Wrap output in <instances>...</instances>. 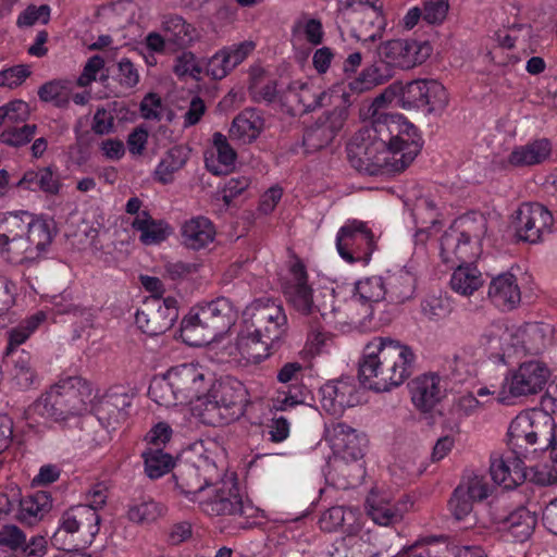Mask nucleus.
<instances>
[{
  "label": "nucleus",
  "instance_id": "f257e3e1",
  "mask_svg": "<svg viewBox=\"0 0 557 557\" xmlns=\"http://www.w3.org/2000/svg\"><path fill=\"white\" fill-rule=\"evenodd\" d=\"M414 360L409 346L388 337H375L364 346L359 362L360 383L375 392H388L412 374Z\"/></svg>",
  "mask_w": 557,
  "mask_h": 557
},
{
  "label": "nucleus",
  "instance_id": "f03ea898",
  "mask_svg": "<svg viewBox=\"0 0 557 557\" xmlns=\"http://www.w3.org/2000/svg\"><path fill=\"white\" fill-rule=\"evenodd\" d=\"M350 165L360 173L371 176L395 175L404 172L418 156V146L409 144L403 154L388 148L383 140L373 139L359 129L346 146Z\"/></svg>",
  "mask_w": 557,
  "mask_h": 557
},
{
  "label": "nucleus",
  "instance_id": "7ed1b4c3",
  "mask_svg": "<svg viewBox=\"0 0 557 557\" xmlns=\"http://www.w3.org/2000/svg\"><path fill=\"white\" fill-rule=\"evenodd\" d=\"M92 399V386L89 381L82 376H67L53 385L38 400L37 406H42V414L59 421L87 412Z\"/></svg>",
  "mask_w": 557,
  "mask_h": 557
},
{
  "label": "nucleus",
  "instance_id": "20e7f679",
  "mask_svg": "<svg viewBox=\"0 0 557 557\" xmlns=\"http://www.w3.org/2000/svg\"><path fill=\"white\" fill-rule=\"evenodd\" d=\"M205 397L202 417L211 425H223L238 420L245 413L249 401L245 385L232 376L212 383Z\"/></svg>",
  "mask_w": 557,
  "mask_h": 557
},
{
  "label": "nucleus",
  "instance_id": "39448f33",
  "mask_svg": "<svg viewBox=\"0 0 557 557\" xmlns=\"http://www.w3.org/2000/svg\"><path fill=\"white\" fill-rule=\"evenodd\" d=\"M238 312L233 302L219 297L199 305L182 321V331L201 337V343H210L222 337L235 324Z\"/></svg>",
  "mask_w": 557,
  "mask_h": 557
},
{
  "label": "nucleus",
  "instance_id": "423d86ee",
  "mask_svg": "<svg viewBox=\"0 0 557 557\" xmlns=\"http://www.w3.org/2000/svg\"><path fill=\"white\" fill-rule=\"evenodd\" d=\"M373 139L383 140V144L391 149L407 152L409 144L418 146V153L421 151L422 141L417 134V128L405 121L398 114H389L374 109L371 113V124L361 128Z\"/></svg>",
  "mask_w": 557,
  "mask_h": 557
},
{
  "label": "nucleus",
  "instance_id": "0eeeda50",
  "mask_svg": "<svg viewBox=\"0 0 557 557\" xmlns=\"http://www.w3.org/2000/svg\"><path fill=\"white\" fill-rule=\"evenodd\" d=\"M391 90L398 92L397 103L406 110L424 109L428 113L442 111L448 103L445 87L435 79H416L407 84L396 82Z\"/></svg>",
  "mask_w": 557,
  "mask_h": 557
},
{
  "label": "nucleus",
  "instance_id": "6e6552de",
  "mask_svg": "<svg viewBox=\"0 0 557 557\" xmlns=\"http://www.w3.org/2000/svg\"><path fill=\"white\" fill-rule=\"evenodd\" d=\"M220 478L215 462L206 456H199L196 462L180 461L172 473L175 488L190 500H196L205 487L215 484Z\"/></svg>",
  "mask_w": 557,
  "mask_h": 557
},
{
  "label": "nucleus",
  "instance_id": "1a4fd4ad",
  "mask_svg": "<svg viewBox=\"0 0 557 557\" xmlns=\"http://www.w3.org/2000/svg\"><path fill=\"white\" fill-rule=\"evenodd\" d=\"M248 325L255 329L259 336L282 346L287 335V317L283 307L271 299H257L247 307Z\"/></svg>",
  "mask_w": 557,
  "mask_h": 557
},
{
  "label": "nucleus",
  "instance_id": "9d476101",
  "mask_svg": "<svg viewBox=\"0 0 557 557\" xmlns=\"http://www.w3.org/2000/svg\"><path fill=\"white\" fill-rule=\"evenodd\" d=\"M555 219L540 202H523L511 215V226L518 240L537 244L553 232Z\"/></svg>",
  "mask_w": 557,
  "mask_h": 557
},
{
  "label": "nucleus",
  "instance_id": "9b49d317",
  "mask_svg": "<svg viewBox=\"0 0 557 557\" xmlns=\"http://www.w3.org/2000/svg\"><path fill=\"white\" fill-rule=\"evenodd\" d=\"M200 508L209 516H232L250 519L257 515V508L242 493L236 481L222 482L212 497L201 500Z\"/></svg>",
  "mask_w": 557,
  "mask_h": 557
},
{
  "label": "nucleus",
  "instance_id": "f8f14e48",
  "mask_svg": "<svg viewBox=\"0 0 557 557\" xmlns=\"http://www.w3.org/2000/svg\"><path fill=\"white\" fill-rule=\"evenodd\" d=\"M178 318L177 300L174 297H147L137 310V326L149 336H158L170 330Z\"/></svg>",
  "mask_w": 557,
  "mask_h": 557
},
{
  "label": "nucleus",
  "instance_id": "ddd939ff",
  "mask_svg": "<svg viewBox=\"0 0 557 557\" xmlns=\"http://www.w3.org/2000/svg\"><path fill=\"white\" fill-rule=\"evenodd\" d=\"M348 95H343V103L323 112L317 121L306 128L302 144L307 152L318 151L329 146L344 127L348 117Z\"/></svg>",
  "mask_w": 557,
  "mask_h": 557
},
{
  "label": "nucleus",
  "instance_id": "4468645a",
  "mask_svg": "<svg viewBox=\"0 0 557 557\" xmlns=\"http://www.w3.org/2000/svg\"><path fill=\"white\" fill-rule=\"evenodd\" d=\"M336 248L339 256L349 263L369 262L375 250L372 232L363 222L352 221L342 226L336 236Z\"/></svg>",
  "mask_w": 557,
  "mask_h": 557
},
{
  "label": "nucleus",
  "instance_id": "2eb2a0df",
  "mask_svg": "<svg viewBox=\"0 0 557 557\" xmlns=\"http://www.w3.org/2000/svg\"><path fill=\"white\" fill-rule=\"evenodd\" d=\"M385 278L371 276L356 283V293L346 300L344 317L356 324L372 315V304L387 299Z\"/></svg>",
  "mask_w": 557,
  "mask_h": 557
},
{
  "label": "nucleus",
  "instance_id": "dca6fc26",
  "mask_svg": "<svg viewBox=\"0 0 557 557\" xmlns=\"http://www.w3.org/2000/svg\"><path fill=\"white\" fill-rule=\"evenodd\" d=\"M431 50L428 42L394 39L382 44L379 47V54L386 64L409 70L422 64L430 57Z\"/></svg>",
  "mask_w": 557,
  "mask_h": 557
},
{
  "label": "nucleus",
  "instance_id": "f3484780",
  "mask_svg": "<svg viewBox=\"0 0 557 557\" xmlns=\"http://www.w3.org/2000/svg\"><path fill=\"white\" fill-rule=\"evenodd\" d=\"M550 376L545 363L537 360L522 362L506 377L509 394L513 397L535 395L542 392Z\"/></svg>",
  "mask_w": 557,
  "mask_h": 557
},
{
  "label": "nucleus",
  "instance_id": "a211bd4d",
  "mask_svg": "<svg viewBox=\"0 0 557 557\" xmlns=\"http://www.w3.org/2000/svg\"><path fill=\"white\" fill-rule=\"evenodd\" d=\"M319 392L321 407L331 416L339 417L346 408L360 404L359 387L352 377L329 381Z\"/></svg>",
  "mask_w": 557,
  "mask_h": 557
},
{
  "label": "nucleus",
  "instance_id": "6ab92c4d",
  "mask_svg": "<svg viewBox=\"0 0 557 557\" xmlns=\"http://www.w3.org/2000/svg\"><path fill=\"white\" fill-rule=\"evenodd\" d=\"M169 373L180 404L200 399L201 395L208 391L209 381L206 371L199 364H178L171 368Z\"/></svg>",
  "mask_w": 557,
  "mask_h": 557
},
{
  "label": "nucleus",
  "instance_id": "aec40b11",
  "mask_svg": "<svg viewBox=\"0 0 557 557\" xmlns=\"http://www.w3.org/2000/svg\"><path fill=\"white\" fill-rule=\"evenodd\" d=\"M325 438L330 442L335 455L346 461H357L364 456L366 438L351 426L336 422L325 430Z\"/></svg>",
  "mask_w": 557,
  "mask_h": 557
},
{
  "label": "nucleus",
  "instance_id": "412c9836",
  "mask_svg": "<svg viewBox=\"0 0 557 557\" xmlns=\"http://www.w3.org/2000/svg\"><path fill=\"white\" fill-rule=\"evenodd\" d=\"M442 261L449 268L472 261L475 256L471 245V235L458 227L451 226L441 236Z\"/></svg>",
  "mask_w": 557,
  "mask_h": 557
},
{
  "label": "nucleus",
  "instance_id": "4be33fe9",
  "mask_svg": "<svg viewBox=\"0 0 557 557\" xmlns=\"http://www.w3.org/2000/svg\"><path fill=\"white\" fill-rule=\"evenodd\" d=\"M554 424L549 419L543 425L536 424L530 413L517 416L508 429L509 444L512 447H522V443L534 445L541 438L543 444L548 443L550 434L554 432Z\"/></svg>",
  "mask_w": 557,
  "mask_h": 557
},
{
  "label": "nucleus",
  "instance_id": "5701e85b",
  "mask_svg": "<svg viewBox=\"0 0 557 557\" xmlns=\"http://www.w3.org/2000/svg\"><path fill=\"white\" fill-rule=\"evenodd\" d=\"M101 518L92 506L77 505L62 516L61 528L66 533L79 532L85 545H90L100 530Z\"/></svg>",
  "mask_w": 557,
  "mask_h": 557
},
{
  "label": "nucleus",
  "instance_id": "b1692460",
  "mask_svg": "<svg viewBox=\"0 0 557 557\" xmlns=\"http://www.w3.org/2000/svg\"><path fill=\"white\" fill-rule=\"evenodd\" d=\"M411 401L422 412H430L444 397L441 377L437 374H422L408 383Z\"/></svg>",
  "mask_w": 557,
  "mask_h": 557
},
{
  "label": "nucleus",
  "instance_id": "393cba45",
  "mask_svg": "<svg viewBox=\"0 0 557 557\" xmlns=\"http://www.w3.org/2000/svg\"><path fill=\"white\" fill-rule=\"evenodd\" d=\"M0 253L9 263L26 265V272L23 273V276L32 287L33 281H39V276H34L33 274H35L40 264L35 260V255L30 250L25 237L8 239L0 237Z\"/></svg>",
  "mask_w": 557,
  "mask_h": 557
},
{
  "label": "nucleus",
  "instance_id": "a878e982",
  "mask_svg": "<svg viewBox=\"0 0 557 557\" xmlns=\"http://www.w3.org/2000/svg\"><path fill=\"white\" fill-rule=\"evenodd\" d=\"M498 530L513 542L523 543L531 537L537 523L535 511L519 506L508 515L496 518Z\"/></svg>",
  "mask_w": 557,
  "mask_h": 557
},
{
  "label": "nucleus",
  "instance_id": "bb28decb",
  "mask_svg": "<svg viewBox=\"0 0 557 557\" xmlns=\"http://www.w3.org/2000/svg\"><path fill=\"white\" fill-rule=\"evenodd\" d=\"M553 151V145L547 138H539L524 145L516 146L507 157V163L512 168L523 169L543 164Z\"/></svg>",
  "mask_w": 557,
  "mask_h": 557
},
{
  "label": "nucleus",
  "instance_id": "cd10ccee",
  "mask_svg": "<svg viewBox=\"0 0 557 557\" xmlns=\"http://www.w3.org/2000/svg\"><path fill=\"white\" fill-rule=\"evenodd\" d=\"M294 283L286 288L285 294L294 308L302 314H314L312 288L307 284L308 275L305 264L297 260L290 267Z\"/></svg>",
  "mask_w": 557,
  "mask_h": 557
},
{
  "label": "nucleus",
  "instance_id": "c85d7f7f",
  "mask_svg": "<svg viewBox=\"0 0 557 557\" xmlns=\"http://www.w3.org/2000/svg\"><path fill=\"white\" fill-rule=\"evenodd\" d=\"M236 348L248 362L259 363L281 347L274 346L273 342L264 336L257 335L255 329L246 322L245 329L237 336Z\"/></svg>",
  "mask_w": 557,
  "mask_h": 557
},
{
  "label": "nucleus",
  "instance_id": "c756f323",
  "mask_svg": "<svg viewBox=\"0 0 557 557\" xmlns=\"http://www.w3.org/2000/svg\"><path fill=\"white\" fill-rule=\"evenodd\" d=\"M488 298L503 311L516 309L521 301L517 277L511 273H502L494 277L488 286Z\"/></svg>",
  "mask_w": 557,
  "mask_h": 557
},
{
  "label": "nucleus",
  "instance_id": "7c9ffc66",
  "mask_svg": "<svg viewBox=\"0 0 557 557\" xmlns=\"http://www.w3.org/2000/svg\"><path fill=\"white\" fill-rule=\"evenodd\" d=\"M490 473L493 481L506 490L522 484L527 478L524 462L519 456L492 459Z\"/></svg>",
  "mask_w": 557,
  "mask_h": 557
},
{
  "label": "nucleus",
  "instance_id": "2f4dec72",
  "mask_svg": "<svg viewBox=\"0 0 557 557\" xmlns=\"http://www.w3.org/2000/svg\"><path fill=\"white\" fill-rule=\"evenodd\" d=\"M263 126L264 120L261 114L256 109L248 108L234 117L228 135L231 140L247 145L259 137Z\"/></svg>",
  "mask_w": 557,
  "mask_h": 557
},
{
  "label": "nucleus",
  "instance_id": "473e14b6",
  "mask_svg": "<svg viewBox=\"0 0 557 557\" xmlns=\"http://www.w3.org/2000/svg\"><path fill=\"white\" fill-rule=\"evenodd\" d=\"M161 30L166 37L168 44L181 49L189 47L198 37L195 26L174 13L161 16Z\"/></svg>",
  "mask_w": 557,
  "mask_h": 557
},
{
  "label": "nucleus",
  "instance_id": "72a5a7b5",
  "mask_svg": "<svg viewBox=\"0 0 557 557\" xmlns=\"http://www.w3.org/2000/svg\"><path fill=\"white\" fill-rule=\"evenodd\" d=\"M387 300L400 305L413 298L417 289V276L407 268L391 272L385 277Z\"/></svg>",
  "mask_w": 557,
  "mask_h": 557
},
{
  "label": "nucleus",
  "instance_id": "f704fd0d",
  "mask_svg": "<svg viewBox=\"0 0 557 557\" xmlns=\"http://www.w3.org/2000/svg\"><path fill=\"white\" fill-rule=\"evenodd\" d=\"M214 226L203 216L191 219L182 227L183 243L187 248L199 250L214 239Z\"/></svg>",
  "mask_w": 557,
  "mask_h": 557
},
{
  "label": "nucleus",
  "instance_id": "c9c22d12",
  "mask_svg": "<svg viewBox=\"0 0 557 557\" xmlns=\"http://www.w3.org/2000/svg\"><path fill=\"white\" fill-rule=\"evenodd\" d=\"M51 508V499L47 492H37L18 499L16 519L33 525Z\"/></svg>",
  "mask_w": 557,
  "mask_h": 557
},
{
  "label": "nucleus",
  "instance_id": "e433bc0d",
  "mask_svg": "<svg viewBox=\"0 0 557 557\" xmlns=\"http://www.w3.org/2000/svg\"><path fill=\"white\" fill-rule=\"evenodd\" d=\"M17 187L30 191H44L50 195H57L61 184L57 175L52 172L51 166L41 168L37 171H26L17 183Z\"/></svg>",
  "mask_w": 557,
  "mask_h": 557
},
{
  "label": "nucleus",
  "instance_id": "4c0bfd02",
  "mask_svg": "<svg viewBox=\"0 0 557 557\" xmlns=\"http://www.w3.org/2000/svg\"><path fill=\"white\" fill-rule=\"evenodd\" d=\"M55 233V223L52 219H36L33 216V222L29 223V231H27L25 238L35 255V260L52 243Z\"/></svg>",
  "mask_w": 557,
  "mask_h": 557
},
{
  "label": "nucleus",
  "instance_id": "58836bf2",
  "mask_svg": "<svg viewBox=\"0 0 557 557\" xmlns=\"http://www.w3.org/2000/svg\"><path fill=\"white\" fill-rule=\"evenodd\" d=\"M483 285L480 271L472 265V261L455 265L450 278V287L460 295H472Z\"/></svg>",
  "mask_w": 557,
  "mask_h": 557
},
{
  "label": "nucleus",
  "instance_id": "ea45409f",
  "mask_svg": "<svg viewBox=\"0 0 557 557\" xmlns=\"http://www.w3.org/2000/svg\"><path fill=\"white\" fill-rule=\"evenodd\" d=\"M132 227L140 232V242L145 245L159 244L168 236L166 223L153 220L147 211H143L135 218Z\"/></svg>",
  "mask_w": 557,
  "mask_h": 557
},
{
  "label": "nucleus",
  "instance_id": "a19ab883",
  "mask_svg": "<svg viewBox=\"0 0 557 557\" xmlns=\"http://www.w3.org/2000/svg\"><path fill=\"white\" fill-rule=\"evenodd\" d=\"M368 515L381 525H389L401 519L400 510L384 497L371 492L367 497Z\"/></svg>",
  "mask_w": 557,
  "mask_h": 557
},
{
  "label": "nucleus",
  "instance_id": "79ce46f5",
  "mask_svg": "<svg viewBox=\"0 0 557 557\" xmlns=\"http://www.w3.org/2000/svg\"><path fill=\"white\" fill-rule=\"evenodd\" d=\"M46 320V314L42 311L30 315L21 322L17 326L9 330L8 334V346L5 349L7 357H14L18 351L20 345L25 343L29 335L39 326L41 322Z\"/></svg>",
  "mask_w": 557,
  "mask_h": 557
},
{
  "label": "nucleus",
  "instance_id": "37998d69",
  "mask_svg": "<svg viewBox=\"0 0 557 557\" xmlns=\"http://www.w3.org/2000/svg\"><path fill=\"white\" fill-rule=\"evenodd\" d=\"M74 84L70 79H53L38 89V97L44 102H52L57 108H66L71 100Z\"/></svg>",
  "mask_w": 557,
  "mask_h": 557
},
{
  "label": "nucleus",
  "instance_id": "c03bdc74",
  "mask_svg": "<svg viewBox=\"0 0 557 557\" xmlns=\"http://www.w3.org/2000/svg\"><path fill=\"white\" fill-rule=\"evenodd\" d=\"M187 158V152L182 146L169 149L154 171L156 180L162 184L172 183L173 174L185 165Z\"/></svg>",
  "mask_w": 557,
  "mask_h": 557
},
{
  "label": "nucleus",
  "instance_id": "a18cd8bd",
  "mask_svg": "<svg viewBox=\"0 0 557 557\" xmlns=\"http://www.w3.org/2000/svg\"><path fill=\"white\" fill-rule=\"evenodd\" d=\"M479 407L480 401L471 393L458 397L449 409L450 417L444 419L443 428L459 433L461 419L472 414Z\"/></svg>",
  "mask_w": 557,
  "mask_h": 557
},
{
  "label": "nucleus",
  "instance_id": "49530a36",
  "mask_svg": "<svg viewBox=\"0 0 557 557\" xmlns=\"http://www.w3.org/2000/svg\"><path fill=\"white\" fill-rule=\"evenodd\" d=\"M387 66L388 64L383 60L379 64L366 67L356 79L349 83L350 90L362 92L385 83L389 77Z\"/></svg>",
  "mask_w": 557,
  "mask_h": 557
},
{
  "label": "nucleus",
  "instance_id": "de8ad7c7",
  "mask_svg": "<svg viewBox=\"0 0 557 557\" xmlns=\"http://www.w3.org/2000/svg\"><path fill=\"white\" fill-rule=\"evenodd\" d=\"M145 462V472L150 479H159L163 474L174 470L176 463L173 462V457L164 453L162 448L149 447L143 453Z\"/></svg>",
  "mask_w": 557,
  "mask_h": 557
},
{
  "label": "nucleus",
  "instance_id": "09e8293b",
  "mask_svg": "<svg viewBox=\"0 0 557 557\" xmlns=\"http://www.w3.org/2000/svg\"><path fill=\"white\" fill-rule=\"evenodd\" d=\"M476 349L472 345H463L451 356L445 358L444 368L448 370L454 377L461 381L469 373V366L473 363Z\"/></svg>",
  "mask_w": 557,
  "mask_h": 557
},
{
  "label": "nucleus",
  "instance_id": "8fccbe9b",
  "mask_svg": "<svg viewBox=\"0 0 557 557\" xmlns=\"http://www.w3.org/2000/svg\"><path fill=\"white\" fill-rule=\"evenodd\" d=\"M213 144L216 149L220 166L210 164L208 159H206V166L211 173L215 175L227 173L234 165L237 153L235 149L230 145L226 136L221 133L213 134Z\"/></svg>",
  "mask_w": 557,
  "mask_h": 557
},
{
  "label": "nucleus",
  "instance_id": "3c124183",
  "mask_svg": "<svg viewBox=\"0 0 557 557\" xmlns=\"http://www.w3.org/2000/svg\"><path fill=\"white\" fill-rule=\"evenodd\" d=\"M33 222V214L23 211L20 213H7L0 218V237L16 238L25 237L29 231V223Z\"/></svg>",
  "mask_w": 557,
  "mask_h": 557
},
{
  "label": "nucleus",
  "instance_id": "603ef678",
  "mask_svg": "<svg viewBox=\"0 0 557 557\" xmlns=\"http://www.w3.org/2000/svg\"><path fill=\"white\" fill-rule=\"evenodd\" d=\"M451 310L449 298L443 294L428 295L421 301V312L431 321H438L448 317Z\"/></svg>",
  "mask_w": 557,
  "mask_h": 557
},
{
  "label": "nucleus",
  "instance_id": "864d4df0",
  "mask_svg": "<svg viewBox=\"0 0 557 557\" xmlns=\"http://www.w3.org/2000/svg\"><path fill=\"white\" fill-rule=\"evenodd\" d=\"M162 513V507L151 498L135 500L129 505L127 517L136 523L154 521Z\"/></svg>",
  "mask_w": 557,
  "mask_h": 557
},
{
  "label": "nucleus",
  "instance_id": "5fc2aeb1",
  "mask_svg": "<svg viewBox=\"0 0 557 557\" xmlns=\"http://www.w3.org/2000/svg\"><path fill=\"white\" fill-rule=\"evenodd\" d=\"M148 394L160 406L171 407L180 404L169 371L162 379L150 384Z\"/></svg>",
  "mask_w": 557,
  "mask_h": 557
},
{
  "label": "nucleus",
  "instance_id": "6e6d98bb",
  "mask_svg": "<svg viewBox=\"0 0 557 557\" xmlns=\"http://www.w3.org/2000/svg\"><path fill=\"white\" fill-rule=\"evenodd\" d=\"M457 487H462L463 493L474 502L487 498L491 492L486 478L475 472L467 473Z\"/></svg>",
  "mask_w": 557,
  "mask_h": 557
},
{
  "label": "nucleus",
  "instance_id": "4d7b16f0",
  "mask_svg": "<svg viewBox=\"0 0 557 557\" xmlns=\"http://www.w3.org/2000/svg\"><path fill=\"white\" fill-rule=\"evenodd\" d=\"M36 129L37 126L35 124H23L21 127L9 125L0 134V140L1 143L12 147H21L33 139Z\"/></svg>",
  "mask_w": 557,
  "mask_h": 557
},
{
  "label": "nucleus",
  "instance_id": "13d9d810",
  "mask_svg": "<svg viewBox=\"0 0 557 557\" xmlns=\"http://www.w3.org/2000/svg\"><path fill=\"white\" fill-rule=\"evenodd\" d=\"M173 71L180 77L190 76L195 79H199L202 73V67L196 60L193 52L184 51L176 58Z\"/></svg>",
  "mask_w": 557,
  "mask_h": 557
},
{
  "label": "nucleus",
  "instance_id": "bf43d9fd",
  "mask_svg": "<svg viewBox=\"0 0 557 557\" xmlns=\"http://www.w3.org/2000/svg\"><path fill=\"white\" fill-rule=\"evenodd\" d=\"M233 69L234 65L231 63L228 53H226V49L223 48L208 60L206 72L213 79H222Z\"/></svg>",
  "mask_w": 557,
  "mask_h": 557
},
{
  "label": "nucleus",
  "instance_id": "052dcab7",
  "mask_svg": "<svg viewBox=\"0 0 557 557\" xmlns=\"http://www.w3.org/2000/svg\"><path fill=\"white\" fill-rule=\"evenodd\" d=\"M28 115L27 103L22 100L11 101L0 107V125L23 122Z\"/></svg>",
  "mask_w": 557,
  "mask_h": 557
},
{
  "label": "nucleus",
  "instance_id": "680f3d73",
  "mask_svg": "<svg viewBox=\"0 0 557 557\" xmlns=\"http://www.w3.org/2000/svg\"><path fill=\"white\" fill-rule=\"evenodd\" d=\"M474 500L463 493L462 487H456L450 499L449 508L457 520H462L470 515Z\"/></svg>",
  "mask_w": 557,
  "mask_h": 557
},
{
  "label": "nucleus",
  "instance_id": "e2e57ef3",
  "mask_svg": "<svg viewBox=\"0 0 557 557\" xmlns=\"http://www.w3.org/2000/svg\"><path fill=\"white\" fill-rule=\"evenodd\" d=\"M50 12L51 10L48 4H41L40 7L30 4L20 14L17 25L32 26L38 21L42 24H48L50 21Z\"/></svg>",
  "mask_w": 557,
  "mask_h": 557
},
{
  "label": "nucleus",
  "instance_id": "0e129e2a",
  "mask_svg": "<svg viewBox=\"0 0 557 557\" xmlns=\"http://www.w3.org/2000/svg\"><path fill=\"white\" fill-rule=\"evenodd\" d=\"M305 367L300 362H287L277 371L276 379L280 383L288 384L289 389H299L297 383L302 380Z\"/></svg>",
  "mask_w": 557,
  "mask_h": 557
},
{
  "label": "nucleus",
  "instance_id": "69168bd1",
  "mask_svg": "<svg viewBox=\"0 0 557 557\" xmlns=\"http://www.w3.org/2000/svg\"><path fill=\"white\" fill-rule=\"evenodd\" d=\"M25 541V533L16 525L8 524L0 529V546L16 552L17 549H22Z\"/></svg>",
  "mask_w": 557,
  "mask_h": 557
},
{
  "label": "nucleus",
  "instance_id": "338daca9",
  "mask_svg": "<svg viewBox=\"0 0 557 557\" xmlns=\"http://www.w3.org/2000/svg\"><path fill=\"white\" fill-rule=\"evenodd\" d=\"M164 106L156 92L147 94L140 102V114L145 120L161 121Z\"/></svg>",
  "mask_w": 557,
  "mask_h": 557
},
{
  "label": "nucleus",
  "instance_id": "774afa93",
  "mask_svg": "<svg viewBox=\"0 0 557 557\" xmlns=\"http://www.w3.org/2000/svg\"><path fill=\"white\" fill-rule=\"evenodd\" d=\"M448 0H430L424 3L423 20L429 24H441L448 12Z\"/></svg>",
  "mask_w": 557,
  "mask_h": 557
}]
</instances>
